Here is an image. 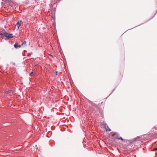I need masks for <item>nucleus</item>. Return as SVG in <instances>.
Segmentation results:
<instances>
[{
    "instance_id": "nucleus-15",
    "label": "nucleus",
    "mask_w": 157,
    "mask_h": 157,
    "mask_svg": "<svg viewBox=\"0 0 157 157\" xmlns=\"http://www.w3.org/2000/svg\"><path fill=\"white\" fill-rule=\"evenodd\" d=\"M50 56H51L52 57H53V56L51 55H50Z\"/></svg>"
},
{
    "instance_id": "nucleus-1",
    "label": "nucleus",
    "mask_w": 157,
    "mask_h": 157,
    "mask_svg": "<svg viewBox=\"0 0 157 157\" xmlns=\"http://www.w3.org/2000/svg\"><path fill=\"white\" fill-rule=\"evenodd\" d=\"M0 35H4L5 37H7L8 39L12 38L13 37L12 34L7 33L5 31L3 33H1Z\"/></svg>"
},
{
    "instance_id": "nucleus-6",
    "label": "nucleus",
    "mask_w": 157,
    "mask_h": 157,
    "mask_svg": "<svg viewBox=\"0 0 157 157\" xmlns=\"http://www.w3.org/2000/svg\"><path fill=\"white\" fill-rule=\"evenodd\" d=\"M98 111H99V113H100V115L102 116L103 114V111L102 110H101L100 109H98Z\"/></svg>"
},
{
    "instance_id": "nucleus-2",
    "label": "nucleus",
    "mask_w": 157,
    "mask_h": 157,
    "mask_svg": "<svg viewBox=\"0 0 157 157\" xmlns=\"http://www.w3.org/2000/svg\"><path fill=\"white\" fill-rule=\"evenodd\" d=\"M23 23L22 20H18L17 22L16 25L15 27H17V29H19L20 26Z\"/></svg>"
},
{
    "instance_id": "nucleus-11",
    "label": "nucleus",
    "mask_w": 157,
    "mask_h": 157,
    "mask_svg": "<svg viewBox=\"0 0 157 157\" xmlns=\"http://www.w3.org/2000/svg\"><path fill=\"white\" fill-rule=\"evenodd\" d=\"M116 134V133H114L113 134H112V137H113V136H115Z\"/></svg>"
},
{
    "instance_id": "nucleus-17",
    "label": "nucleus",
    "mask_w": 157,
    "mask_h": 157,
    "mask_svg": "<svg viewBox=\"0 0 157 157\" xmlns=\"http://www.w3.org/2000/svg\"><path fill=\"white\" fill-rule=\"evenodd\" d=\"M114 90H115V89H114V90L113 91H112V92H113L114 91Z\"/></svg>"
},
{
    "instance_id": "nucleus-13",
    "label": "nucleus",
    "mask_w": 157,
    "mask_h": 157,
    "mask_svg": "<svg viewBox=\"0 0 157 157\" xmlns=\"http://www.w3.org/2000/svg\"><path fill=\"white\" fill-rule=\"evenodd\" d=\"M157 150V148H155L153 150L154 151V150Z\"/></svg>"
},
{
    "instance_id": "nucleus-10",
    "label": "nucleus",
    "mask_w": 157,
    "mask_h": 157,
    "mask_svg": "<svg viewBox=\"0 0 157 157\" xmlns=\"http://www.w3.org/2000/svg\"><path fill=\"white\" fill-rule=\"evenodd\" d=\"M33 72H32L29 75L30 76H32L33 75Z\"/></svg>"
},
{
    "instance_id": "nucleus-7",
    "label": "nucleus",
    "mask_w": 157,
    "mask_h": 157,
    "mask_svg": "<svg viewBox=\"0 0 157 157\" xmlns=\"http://www.w3.org/2000/svg\"><path fill=\"white\" fill-rule=\"evenodd\" d=\"M117 140H121L122 141H123L124 140V139L121 137H119L117 138Z\"/></svg>"
},
{
    "instance_id": "nucleus-4",
    "label": "nucleus",
    "mask_w": 157,
    "mask_h": 157,
    "mask_svg": "<svg viewBox=\"0 0 157 157\" xmlns=\"http://www.w3.org/2000/svg\"><path fill=\"white\" fill-rule=\"evenodd\" d=\"M21 46L20 45H18L17 43H15L14 45V47L15 48H20Z\"/></svg>"
},
{
    "instance_id": "nucleus-9",
    "label": "nucleus",
    "mask_w": 157,
    "mask_h": 157,
    "mask_svg": "<svg viewBox=\"0 0 157 157\" xmlns=\"http://www.w3.org/2000/svg\"><path fill=\"white\" fill-rule=\"evenodd\" d=\"M26 41H24L22 44L21 45V46H23V45H25L26 44Z\"/></svg>"
},
{
    "instance_id": "nucleus-8",
    "label": "nucleus",
    "mask_w": 157,
    "mask_h": 157,
    "mask_svg": "<svg viewBox=\"0 0 157 157\" xmlns=\"http://www.w3.org/2000/svg\"><path fill=\"white\" fill-rule=\"evenodd\" d=\"M133 141H128V144H129V145H130L131 144H132L133 143Z\"/></svg>"
},
{
    "instance_id": "nucleus-18",
    "label": "nucleus",
    "mask_w": 157,
    "mask_h": 157,
    "mask_svg": "<svg viewBox=\"0 0 157 157\" xmlns=\"http://www.w3.org/2000/svg\"><path fill=\"white\" fill-rule=\"evenodd\" d=\"M32 54V52H31V53H30V54Z\"/></svg>"
},
{
    "instance_id": "nucleus-3",
    "label": "nucleus",
    "mask_w": 157,
    "mask_h": 157,
    "mask_svg": "<svg viewBox=\"0 0 157 157\" xmlns=\"http://www.w3.org/2000/svg\"><path fill=\"white\" fill-rule=\"evenodd\" d=\"M2 1H5V4H11V3H13L12 1L11 0H2Z\"/></svg>"
},
{
    "instance_id": "nucleus-16",
    "label": "nucleus",
    "mask_w": 157,
    "mask_h": 157,
    "mask_svg": "<svg viewBox=\"0 0 157 157\" xmlns=\"http://www.w3.org/2000/svg\"><path fill=\"white\" fill-rule=\"evenodd\" d=\"M113 140L114 141H115V140H116V139H113Z\"/></svg>"
},
{
    "instance_id": "nucleus-14",
    "label": "nucleus",
    "mask_w": 157,
    "mask_h": 157,
    "mask_svg": "<svg viewBox=\"0 0 157 157\" xmlns=\"http://www.w3.org/2000/svg\"><path fill=\"white\" fill-rule=\"evenodd\" d=\"M55 73H56V74H57V73H58V71H55Z\"/></svg>"
},
{
    "instance_id": "nucleus-12",
    "label": "nucleus",
    "mask_w": 157,
    "mask_h": 157,
    "mask_svg": "<svg viewBox=\"0 0 157 157\" xmlns=\"http://www.w3.org/2000/svg\"><path fill=\"white\" fill-rule=\"evenodd\" d=\"M157 13V12L156 13H155V14L154 15V16H153L152 17H151L150 19V20L152 18H153V17L155 16V15Z\"/></svg>"
},
{
    "instance_id": "nucleus-5",
    "label": "nucleus",
    "mask_w": 157,
    "mask_h": 157,
    "mask_svg": "<svg viewBox=\"0 0 157 157\" xmlns=\"http://www.w3.org/2000/svg\"><path fill=\"white\" fill-rule=\"evenodd\" d=\"M104 126L105 127V129H106V131L107 130L106 128V126L107 127V128H108V130L109 131H111V129L107 125V124H105V125H104Z\"/></svg>"
}]
</instances>
